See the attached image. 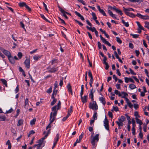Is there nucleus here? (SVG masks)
<instances>
[{
  "label": "nucleus",
  "instance_id": "6",
  "mask_svg": "<svg viewBox=\"0 0 149 149\" xmlns=\"http://www.w3.org/2000/svg\"><path fill=\"white\" fill-rule=\"evenodd\" d=\"M123 9L125 13L128 16L130 13L129 12L130 11H134V10L131 8H126L124 7H123Z\"/></svg>",
  "mask_w": 149,
  "mask_h": 149
},
{
  "label": "nucleus",
  "instance_id": "28",
  "mask_svg": "<svg viewBox=\"0 0 149 149\" xmlns=\"http://www.w3.org/2000/svg\"><path fill=\"white\" fill-rule=\"evenodd\" d=\"M56 106V110H57L59 109L61 107V102L60 101H59L58 103L57 104V106Z\"/></svg>",
  "mask_w": 149,
  "mask_h": 149
},
{
  "label": "nucleus",
  "instance_id": "55",
  "mask_svg": "<svg viewBox=\"0 0 149 149\" xmlns=\"http://www.w3.org/2000/svg\"><path fill=\"white\" fill-rule=\"evenodd\" d=\"M104 64L105 65V69L106 70H108L109 69V66L108 63L107 62H106L105 63H104Z\"/></svg>",
  "mask_w": 149,
  "mask_h": 149
},
{
  "label": "nucleus",
  "instance_id": "4",
  "mask_svg": "<svg viewBox=\"0 0 149 149\" xmlns=\"http://www.w3.org/2000/svg\"><path fill=\"white\" fill-rule=\"evenodd\" d=\"M18 5L20 7H25L28 10L29 12H30L31 11V8L28 5H27L25 2H22L20 3H19Z\"/></svg>",
  "mask_w": 149,
  "mask_h": 149
},
{
  "label": "nucleus",
  "instance_id": "44",
  "mask_svg": "<svg viewBox=\"0 0 149 149\" xmlns=\"http://www.w3.org/2000/svg\"><path fill=\"white\" fill-rule=\"evenodd\" d=\"M125 116H121V118L119 119V121H121L122 122H123L125 120Z\"/></svg>",
  "mask_w": 149,
  "mask_h": 149
},
{
  "label": "nucleus",
  "instance_id": "23",
  "mask_svg": "<svg viewBox=\"0 0 149 149\" xmlns=\"http://www.w3.org/2000/svg\"><path fill=\"white\" fill-rule=\"evenodd\" d=\"M121 95H123L121 96V97L123 98H126L127 96H128V95L127 93L124 92H122L121 93Z\"/></svg>",
  "mask_w": 149,
  "mask_h": 149
},
{
  "label": "nucleus",
  "instance_id": "39",
  "mask_svg": "<svg viewBox=\"0 0 149 149\" xmlns=\"http://www.w3.org/2000/svg\"><path fill=\"white\" fill-rule=\"evenodd\" d=\"M145 27L149 29V22H145Z\"/></svg>",
  "mask_w": 149,
  "mask_h": 149
},
{
  "label": "nucleus",
  "instance_id": "38",
  "mask_svg": "<svg viewBox=\"0 0 149 149\" xmlns=\"http://www.w3.org/2000/svg\"><path fill=\"white\" fill-rule=\"evenodd\" d=\"M116 122L119 127H120V126H123V122L121 121H119V122L117 121Z\"/></svg>",
  "mask_w": 149,
  "mask_h": 149
},
{
  "label": "nucleus",
  "instance_id": "42",
  "mask_svg": "<svg viewBox=\"0 0 149 149\" xmlns=\"http://www.w3.org/2000/svg\"><path fill=\"white\" fill-rule=\"evenodd\" d=\"M132 127H135L136 126L135 121V120H134V118H133L132 119Z\"/></svg>",
  "mask_w": 149,
  "mask_h": 149
},
{
  "label": "nucleus",
  "instance_id": "52",
  "mask_svg": "<svg viewBox=\"0 0 149 149\" xmlns=\"http://www.w3.org/2000/svg\"><path fill=\"white\" fill-rule=\"evenodd\" d=\"M57 100L56 99H53V101L51 102V105L52 106L56 102Z\"/></svg>",
  "mask_w": 149,
  "mask_h": 149
},
{
  "label": "nucleus",
  "instance_id": "16",
  "mask_svg": "<svg viewBox=\"0 0 149 149\" xmlns=\"http://www.w3.org/2000/svg\"><path fill=\"white\" fill-rule=\"evenodd\" d=\"M67 88L69 93H70L71 95H72V90L71 86L70 83L68 84L67 86Z\"/></svg>",
  "mask_w": 149,
  "mask_h": 149
},
{
  "label": "nucleus",
  "instance_id": "24",
  "mask_svg": "<svg viewBox=\"0 0 149 149\" xmlns=\"http://www.w3.org/2000/svg\"><path fill=\"white\" fill-rule=\"evenodd\" d=\"M57 90H53V93L52 94V99H56V98H55L54 97V95H56V94H57Z\"/></svg>",
  "mask_w": 149,
  "mask_h": 149
},
{
  "label": "nucleus",
  "instance_id": "46",
  "mask_svg": "<svg viewBox=\"0 0 149 149\" xmlns=\"http://www.w3.org/2000/svg\"><path fill=\"white\" fill-rule=\"evenodd\" d=\"M40 15L42 18L44 20H45V21H46V22H49L48 20L45 18V17L44 16V15L43 14H41Z\"/></svg>",
  "mask_w": 149,
  "mask_h": 149
},
{
  "label": "nucleus",
  "instance_id": "15",
  "mask_svg": "<svg viewBox=\"0 0 149 149\" xmlns=\"http://www.w3.org/2000/svg\"><path fill=\"white\" fill-rule=\"evenodd\" d=\"M99 100L103 105H104L106 104V102L105 100V99L103 97H100L99 98Z\"/></svg>",
  "mask_w": 149,
  "mask_h": 149
},
{
  "label": "nucleus",
  "instance_id": "19",
  "mask_svg": "<svg viewBox=\"0 0 149 149\" xmlns=\"http://www.w3.org/2000/svg\"><path fill=\"white\" fill-rule=\"evenodd\" d=\"M8 60L12 64H14L15 63L14 59L13 57L11 56V55L8 57Z\"/></svg>",
  "mask_w": 149,
  "mask_h": 149
},
{
  "label": "nucleus",
  "instance_id": "20",
  "mask_svg": "<svg viewBox=\"0 0 149 149\" xmlns=\"http://www.w3.org/2000/svg\"><path fill=\"white\" fill-rule=\"evenodd\" d=\"M42 145L40 144H35L33 146L32 148H34L36 146L37 147V149H42L41 146Z\"/></svg>",
  "mask_w": 149,
  "mask_h": 149
},
{
  "label": "nucleus",
  "instance_id": "25",
  "mask_svg": "<svg viewBox=\"0 0 149 149\" xmlns=\"http://www.w3.org/2000/svg\"><path fill=\"white\" fill-rule=\"evenodd\" d=\"M136 23L137 24V25L139 28L141 30H144V28H143V26L140 24V23L138 22V21H137L136 22Z\"/></svg>",
  "mask_w": 149,
  "mask_h": 149
},
{
  "label": "nucleus",
  "instance_id": "22",
  "mask_svg": "<svg viewBox=\"0 0 149 149\" xmlns=\"http://www.w3.org/2000/svg\"><path fill=\"white\" fill-rule=\"evenodd\" d=\"M135 119L137 123L139 124L140 125H141L143 124V122L141 120L138 119L137 117H136Z\"/></svg>",
  "mask_w": 149,
  "mask_h": 149
},
{
  "label": "nucleus",
  "instance_id": "45",
  "mask_svg": "<svg viewBox=\"0 0 149 149\" xmlns=\"http://www.w3.org/2000/svg\"><path fill=\"white\" fill-rule=\"evenodd\" d=\"M130 35L132 36L133 38H138L139 36V35L138 34H131Z\"/></svg>",
  "mask_w": 149,
  "mask_h": 149
},
{
  "label": "nucleus",
  "instance_id": "33",
  "mask_svg": "<svg viewBox=\"0 0 149 149\" xmlns=\"http://www.w3.org/2000/svg\"><path fill=\"white\" fill-rule=\"evenodd\" d=\"M122 23L127 27L129 26V24L128 22H125V21L123 19L122 20Z\"/></svg>",
  "mask_w": 149,
  "mask_h": 149
},
{
  "label": "nucleus",
  "instance_id": "50",
  "mask_svg": "<svg viewBox=\"0 0 149 149\" xmlns=\"http://www.w3.org/2000/svg\"><path fill=\"white\" fill-rule=\"evenodd\" d=\"M128 16L130 17L134 18L135 17V16H136V15H135L133 13H130L128 15Z\"/></svg>",
  "mask_w": 149,
  "mask_h": 149
},
{
  "label": "nucleus",
  "instance_id": "18",
  "mask_svg": "<svg viewBox=\"0 0 149 149\" xmlns=\"http://www.w3.org/2000/svg\"><path fill=\"white\" fill-rule=\"evenodd\" d=\"M74 13L76 15H77L79 17H80L81 19L83 21L84 20V17L81 15L77 11H75L74 12Z\"/></svg>",
  "mask_w": 149,
  "mask_h": 149
},
{
  "label": "nucleus",
  "instance_id": "61",
  "mask_svg": "<svg viewBox=\"0 0 149 149\" xmlns=\"http://www.w3.org/2000/svg\"><path fill=\"white\" fill-rule=\"evenodd\" d=\"M134 116H136V117H137V118L140 117L139 116V115L137 111L135 112Z\"/></svg>",
  "mask_w": 149,
  "mask_h": 149
},
{
  "label": "nucleus",
  "instance_id": "51",
  "mask_svg": "<svg viewBox=\"0 0 149 149\" xmlns=\"http://www.w3.org/2000/svg\"><path fill=\"white\" fill-rule=\"evenodd\" d=\"M33 57L34 60L35 61L38 60V59L40 58V57H39V56H38L36 55L34 56Z\"/></svg>",
  "mask_w": 149,
  "mask_h": 149
},
{
  "label": "nucleus",
  "instance_id": "14",
  "mask_svg": "<svg viewBox=\"0 0 149 149\" xmlns=\"http://www.w3.org/2000/svg\"><path fill=\"white\" fill-rule=\"evenodd\" d=\"M81 99L82 102L83 103H86L87 100L88 96L87 95H84L83 97L82 96L81 97Z\"/></svg>",
  "mask_w": 149,
  "mask_h": 149
},
{
  "label": "nucleus",
  "instance_id": "36",
  "mask_svg": "<svg viewBox=\"0 0 149 149\" xmlns=\"http://www.w3.org/2000/svg\"><path fill=\"white\" fill-rule=\"evenodd\" d=\"M36 121V118H34L30 121V124L31 125H32L35 124V122Z\"/></svg>",
  "mask_w": 149,
  "mask_h": 149
},
{
  "label": "nucleus",
  "instance_id": "64",
  "mask_svg": "<svg viewBox=\"0 0 149 149\" xmlns=\"http://www.w3.org/2000/svg\"><path fill=\"white\" fill-rule=\"evenodd\" d=\"M13 111V109L11 108L10 110L6 111V113H9L12 112Z\"/></svg>",
  "mask_w": 149,
  "mask_h": 149
},
{
  "label": "nucleus",
  "instance_id": "9",
  "mask_svg": "<svg viewBox=\"0 0 149 149\" xmlns=\"http://www.w3.org/2000/svg\"><path fill=\"white\" fill-rule=\"evenodd\" d=\"M104 126L105 128L108 130H109V125L108 121L106 117L104 121Z\"/></svg>",
  "mask_w": 149,
  "mask_h": 149
},
{
  "label": "nucleus",
  "instance_id": "63",
  "mask_svg": "<svg viewBox=\"0 0 149 149\" xmlns=\"http://www.w3.org/2000/svg\"><path fill=\"white\" fill-rule=\"evenodd\" d=\"M52 87H51L47 91V92L48 93H50L52 92Z\"/></svg>",
  "mask_w": 149,
  "mask_h": 149
},
{
  "label": "nucleus",
  "instance_id": "31",
  "mask_svg": "<svg viewBox=\"0 0 149 149\" xmlns=\"http://www.w3.org/2000/svg\"><path fill=\"white\" fill-rule=\"evenodd\" d=\"M129 1L131 2H137L141 3L143 1V0H129Z\"/></svg>",
  "mask_w": 149,
  "mask_h": 149
},
{
  "label": "nucleus",
  "instance_id": "49",
  "mask_svg": "<svg viewBox=\"0 0 149 149\" xmlns=\"http://www.w3.org/2000/svg\"><path fill=\"white\" fill-rule=\"evenodd\" d=\"M99 12L101 13H102L104 16H106V15L103 9H101Z\"/></svg>",
  "mask_w": 149,
  "mask_h": 149
},
{
  "label": "nucleus",
  "instance_id": "1",
  "mask_svg": "<svg viewBox=\"0 0 149 149\" xmlns=\"http://www.w3.org/2000/svg\"><path fill=\"white\" fill-rule=\"evenodd\" d=\"M56 106H55L52 108V111L53 113L51 112L50 115L49 121L50 123H52L55 120L57 113V111L56 110Z\"/></svg>",
  "mask_w": 149,
  "mask_h": 149
},
{
  "label": "nucleus",
  "instance_id": "34",
  "mask_svg": "<svg viewBox=\"0 0 149 149\" xmlns=\"http://www.w3.org/2000/svg\"><path fill=\"white\" fill-rule=\"evenodd\" d=\"M114 93L116 95H118L119 97H121L122 96L121 93L117 90L115 91Z\"/></svg>",
  "mask_w": 149,
  "mask_h": 149
},
{
  "label": "nucleus",
  "instance_id": "62",
  "mask_svg": "<svg viewBox=\"0 0 149 149\" xmlns=\"http://www.w3.org/2000/svg\"><path fill=\"white\" fill-rule=\"evenodd\" d=\"M98 47L99 49H101L102 48V45L100 42H97Z\"/></svg>",
  "mask_w": 149,
  "mask_h": 149
},
{
  "label": "nucleus",
  "instance_id": "54",
  "mask_svg": "<svg viewBox=\"0 0 149 149\" xmlns=\"http://www.w3.org/2000/svg\"><path fill=\"white\" fill-rule=\"evenodd\" d=\"M50 130H51L50 129H49L48 130L47 133H46L45 131L43 133V134H44V135H45V134H47V136H48V134L50 133Z\"/></svg>",
  "mask_w": 149,
  "mask_h": 149
},
{
  "label": "nucleus",
  "instance_id": "43",
  "mask_svg": "<svg viewBox=\"0 0 149 149\" xmlns=\"http://www.w3.org/2000/svg\"><path fill=\"white\" fill-rule=\"evenodd\" d=\"M58 82L57 81H56L54 84V90H56V89L58 87Z\"/></svg>",
  "mask_w": 149,
  "mask_h": 149
},
{
  "label": "nucleus",
  "instance_id": "60",
  "mask_svg": "<svg viewBox=\"0 0 149 149\" xmlns=\"http://www.w3.org/2000/svg\"><path fill=\"white\" fill-rule=\"evenodd\" d=\"M63 77L62 78V79H61L60 80V81L59 85L61 86H62V85H63Z\"/></svg>",
  "mask_w": 149,
  "mask_h": 149
},
{
  "label": "nucleus",
  "instance_id": "57",
  "mask_svg": "<svg viewBox=\"0 0 149 149\" xmlns=\"http://www.w3.org/2000/svg\"><path fill=\"white\" fill-rule=\"evenodd\" d=\"M113 110L116 111H119L118 108L117 107H113Z\"/></svg>",
  "mask_w": 149,
  "mask_h": 149
},
{
  "label": "nucleus",
  "instance_id": "59",
  "mask_svg": "<svg viewBox=\"0 0 149 149\" xmlns=\"http://www.w3.org/2000/svg\"><path fill=\"white\" fill-rule=\"evenodd\" d=\"M69 116V114H67L66 116L64 117L62 119V120L63 121H65Z\"/></svg>",
  "mask_w": 149,
  "mask_h": 149
},
{
  "label": "nucleus",
  "instance_id": "48",
  "mask_svg": "<svg viewBox=\"0 0 149 149\" xmlns=\"http://www.w3.org/2000/svg\"><path fill=\"white\" fill-rule=\"evenodd\" d=\"M88 75L91 79L93 78V76L91 73V72L90 70H89L88 72Z\"/></svg>",
  "mask_w": 149,
  "mask_h": 149
},
{
  "label": "nucleus",
  "instance_id": "35",
  "mask_svg": "<svg viewBox=\"0 0 149 149\" xmlns=\"http://www.w3.org/2000/svg\"><path fill=\"white\" fill-rule=\"evenodd\" d=\"M97 112L95 111L94 112V114L93 116V118L94 120H96L97 119Z\"/></svg>",
  "mask_w": 149,
  "mask_h": 149
},
{
  "label": "nucleus",
  "instance_id": "37",
  "mask_svg": "<svg viewBox=\"0 0 149 149\" xmlns=\"http://www.w3.org/2000/svg\"><path fill=\"white\" fill-rule=\"evenodd\" d=\"M129 87L131 89H133L136 88V86L134 84L130 85Z\"/></svg>",
  "mask_w": 149,
  "mask_h": 149
},
{
  "label": "nucleus",
  "instance_id": "13",
  "mask_svg": "<svg viewBox=\"0 0 149 149\" xmlns=\"http://www.w3.org/2000/svg\"><path fill=\"white\" fill-rule=\"evenodd\" d=\"M29 106V99L26 98L25 101L24 103V107L28 109Z\"/></svg>",
  "mask_w": 149,
  "mask_h": 149
},
{
  "label": "nucleus",
  "instance_id": "56",
  "mask_svg": "<svg viewBox=\"0 0 149 149\" xmlns=\"http://www.w3.org/2000/svg\"><path fill=\"white\" fill-rule=\"evenodd\" d=\"M75 21L80 26H81L83 25V24L79 21H78L77 20H75Z\"/></svg>",
  "mask_w": 149,
  "mask_h": 149
},
{
  "label": "nucleus",
  "instance_id": "30",
  "mask_svg": "<svg viewBox=\"0 0 149 149\" xmlns=\"http://www.w3.org/2000/svg\"><path fill=\"white\" fill-rule=\"evenodd\" d=\"M1 81L3 84L6 86L7 87V83L6 81L4 79H1Z\"/></svg>",
  "mask_w": 149,
  "mask_h": 149
},
{
  "label": "nucleus",
  "instance_id": "40",
  "mask_svg": "<svg viewBox=\"0 0 149 149\" xmlns=\"http://www.w3.org/2000/svg\"><path fill=\"white\" fill-rule=\"evenodd\" d=\"M92 15L93 16V19L94 20H95L97 19V17H96V16L95 14L94 13H92Z\"/></svg>",
  "mask_w": 149,
  "mask_h": 149
},
{
  "label": "nucleus",
  "instance_id": "7",
  "mask_svg": "<svg viewBox=\"0 0 149 149\" xmlns=\"http://www.w3.org/2000/svg\"><path fill=\"white\" fill-rule=\"evenodd\" d=\"M136 16L142 19H149V16L148 15H143L140 13H137Z\"/></svg>",
  "mask_w": 149,
  "mask_h": 149
},
{
  "label": "nucleus",
  "instance_id": "29",
  "mask_svg": "<svg viewBox=\"0 0 149 149\" xmlns=\"http://www.w3.org/2000/svg\"><path fill=\"white\" fill-rule=\"evenodd\" d=\"M24 121L23 120L20 119L18 120L17 126H19L22 125Z\"/></svg>",
  "mask_w": 149,
  "mask_h": 149
},
{
  "label": "nucleus",
  "instance_id": "41",
  "mask_svg": "<svg viewBox=\"0 0 149 149\" xmlns=\"http://www.w3.org/2000/svg\"><path fill=\"white\" fill-rule=\"evenodd\" d=\"M59 134H57L56 135V137L54 139V141L57 142L58 141L59 139Z\"/></svg>",
  "mask_w": 149,
  "mask_h": 149
},
{
  "label": "nucleus",
  "instance_id": "32",
  "mask_svg": "<svg viewBox=\"0 0 149 149\" xmlns=\"http://www.w3.org/2000/svg\"><path fill=\"white\" fill-rule=\"evenodd\" d=\"M103 42L108 45V46L110 47L111 46L110 43L108 41H107L105 39L103 41Z\"/></svg>",
  "mask_w": 149,
  "mask_h": 149
},
{
  "label": "nucleus",
  "instance_id": "58",
  "mask_svg": "<svg viewBox=\"0 0 149 149\" xmlns=\"http://www.w3.org/2000/svg\"><path fill=\"white\" fill-rule=\"evenodd\" d=\"M17 56L18 57L20 58H21L22 56V54L21 52H19Z\"/></svg>",
  "mask_w": 149,
  "mask_h": 149
},
{
  "label": "nucleus",
  "instance_id": "3",
  "mask_svg": "<svg viewBox=\"0 0 149 149\" xmlns=\"http://www.w3.org/2000/svg\"><path fill=\"white\" fill-rule=\"evenodd\" d=\"M99 134H97L94 136H93L91 139V143L93 147L95 146V142L98 141Z\"/></svg>",
  "mask_w": 149,
  "mask_h": 149
},
{
  "label": "nucleus",
  "instance_id": "5",
  "mask_svg": "<svg viewBox=\"0 0 149 149\" xmlns=\"http://www.w3.org/2000/svg\"><path fill=\"white\" fill-rule=\"evenodd\" d=\"M109 8H110L111 9H112L115 11L116 13H118L119 14L122 15L123 14V13L122 12V11L120 10L117 8L115 6H109Z\"/></svg>",
  "mask_w": 149,
  "mask_h": 149
},
{
  "label": "nucleus",
  "instance_id": "8",
  "mask_svg": "<svg viewBox=\"0 0 149 149\" xmlns=\"http://www.w3.org/2000/svg\"><path fill=\"white\" fill-rule=\"evenodd\" d=\"M24 64L26 67L28 69L30 68V59L29 58H26L24 62Z\"/></svg>",
  "mask_w": 149,
  "mask_h": 149
},
{
  "label": "nucleus",
  "instance_id": "47",
  "mask_svg": "<svg viewBox=\"0 0 149 149\" xmlns=\"http://www.w3.org/2000/svg\"><path fill=\"white\" fill-rule=\"evenodd\" d=\"M116 38L117 42L120 44H121L122 42V41L120 38L118 37H116Z\"/></svg>",
  "mask_w": 149,
  "mask_h": 149
},
{
  "label": "nucleus",
  "instance_id": "27",
  "mask_svg": "<svg viewBox=\"0 0 149 149\" xmlns=\"http://www.w3.org/2000/svg\"><path fill=\"white\" fill-rule=\"evenodd\" d=\"M6 118L5 115L1 116L0 115V121H4L6 120Z\"/></svg>",
  "mask_w": 149,
  "mask_h": 149
},
{
  "label": "nucleus",
  "instance_id": "26",
  "mask_svg": "<svg viewBox=\"0 0 149 149\" xmlns=\"http://www.w3.org/2000/svg\"><path fill=\"white\" fill-rule=\"evenodd\" d=\"M73 107L72 106H71L70 107V109L68 111V113L67 114H69V116L71 114L72 111Z\"/></svg>",
  "mask_w": 149,
  "mask_h": 149
},
{
  "label": "nucleus",
  "instance_id": "53",
  "mask_svg": "<svg viewBox=\"0 0 149 149\" xmlns=\"http://www.w3.org/2000/svg\"><path fill=\"white\" fill-rule=\"evenodd\" d=\"M132 134H133V135H135L136 133L135 127H132Z\"/></svg>",
  "mask_w": 149,
  "mask_h": 149
},
{
  "label": "nucleus",
  "instance_id": "12",
  "mask_svg": "<svg viewBox=\"0 0 149 149\" xmlns=\"http://www.w3.org/2000/svg\"><path fill=\"white\" fill-rule=\"evenodd\" d=\"M2 50L3 52L5 55H6L8 57L10 56L11 55L10 53L8 50L5 49H2Z\"/></svg>",
  "mask_w": 149,
  "mask_h": 149
},
{
  "label": "nucleus",
  "instance_id": "11",
  "mask_svg": "<svg viewBox=\"0 0 149 149\" xmlns=\"http://www.w3.org/2000/svg\"><path fill=\"white\" fill-rule=\"evenodd\" d=\"M58 7L59 8L60 11L63 14V16L65 18L67 19H68V17L66 15V13H66V12H65L64 10H63L59 6Z\"/></svg>",
  "mask_w": 149,
  "mask_h": 149
},
{
  "label": "nucleus",
  "instance_id": "21",
  "mask_svg": "<svg viewBox=\"0 0 149 149\" xmlns=\"http://www.w3.org/2000/svg\"><path fill=\"white\" fill-rule=\"evenodd\" d=\"M6 145H8V149H11V144L9 140L7 141L6 143Z\"/></svg>",
  "mask_w": 149,
  "mask_h": 149
},
{
  "label": "nucleus",
  "instance_id": "10",
  "mask_svg": "<svg viewBox=\"0 0 149 149\" xmlns=\"http://www.w3.org/2000/svg\"><path fill=\"white\" fill-rule=\"evenodd\" d=\"M93 89L92 88L91 90L90 93L89 95V97L91 99V100L93 101L94 100L93 98V93L95 92V91H93Z\"/></svg>",
  "mask_w": 149,
  "mask_h": 149
},
{
  "label": "nucleus",
  "instance_id": "17",
  "mask_svg": "<svg viewBox=\"0 0 149 149\" xmlns=\"http://www.w3.org/2000/svg\"><path fill=\"white\" fill-rule=\"evenodd\" d=\"M58 68H50L49 69V72L51 73L55 72L58 70Z\"/></svg>",
  "mask_w": 149,
  "mask_h": 149
},
{
  "label": "nucleus",
  "instance_id": "2",
  "mask_svg": "<svg viewBox=\"0 0 149 149\" xmlns=\"http://www.w3.org/2000/svg\"><path fill=\"white\" fill-rule=\"evenodd\" d=\"M89 108L93 110H97L98 109V106L96 101H93L92 103L90 102L89 106Z\"/></svg>",
  "mask_w": 149,
  "mask_h": 149
}]
</instances>
